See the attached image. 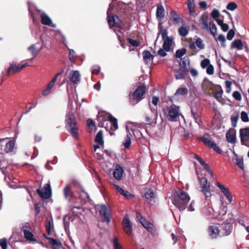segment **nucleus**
<instances>
[{
  "instance_id": "obj_64",
  "label": "nucleus",
  "mask_w": 249,
  "mask_h": 249,
  "mask_svg": "<svg viewBox=\"0 0 249 249\" xmlns=\"http://www.w3.org/2000/svg\"><path fill=\"white\" fill-rule=\"evenodd\" d=\"M41 204L39 203H36L35 204V209L36 215H38L40 212Z\"/></svg>"
},
{
  "instance_id": "obj_19",
  "label": "nucleus",
  "mask_w": 249,
  "mask_h": 249,
  "mask_svg": "<svg viewBox=\"0 0 249 249\" xmlns=\"http://www.w3.org/2000/svg\"><path fill=\"white\" fill-rule=\"evenodd\" d=\"M216 185L220 189L221 191L224 194L230 203L232 200V197L229 189L225 187L223 185L221 184L219 182H217Z\"/></svg>"
},
{
  "instance_id": "obj_20",
  "label": "nucleus",
  "mask_w": 249,
  "mask_h": 249,
  "mask_svg": "<svg viewBox=\"0 0 249 249\" xmlns=\"http://www.w3.org/2000/svg\"><path fill=\"white\" fill-rule=\"evenodd\" d=\"M69 78L73 84H77L80 80V75L78 71H73L69 74Z\"/></svg>"
},
{
  "instance_id": "obj_63",
  "label": "nucleus",
  "mask_w": 249,
  "mask_h": 249,
  "mask_svg": "<svg viewBox=\"0 0 249 249\" xmlns=\"http://www.w3.org/2000/svg\"><path fill=\"white\" fill-rule=\"evenodd\" d=\"M136 216L137 219L139 220L140 223H141V222L144 221L146 219L138 211H137L136 213Z\"/></svg>"
},
{
  "instance_id": "obj_1",
  "label": "nucleus",
  "mask_w": 249,
  "mask_h": 249,
  "mask_svg": "<svg viewBox=\"0 0 249 249\" xmlns=\"http://www.w3.org/2000/svg\"><path fill=\"white\" fill-rule=\"evenodd\" d=\"M187 50L185 48L176 51L175 57L180 58L178 61L180 68L175 71V77L177 79H184L187 76V68L186 57H182L186 53Z\"/></svg>"
},
{
  "instance_id": "obj_39",
  "label": "nucleus",
  "mask_w": 249,
  "mask_h": 249,
  "mask_svg": "<svg viewBox=\"0 0 249 249\" xmlns=\"http://www.w3.org/2000/svg\"><path fill=\"white\" fill-rule=\"evenodd\" d=\"M7 167V162L4 159V156L0 154V169H5Z\"/></svg>"
},
{
  "instance_id": "obj_41",
  "label": "nucleus",
  "mask_w": 249,
  "mask_h": 249,
  "mask_svg": "<svg viewBox=\"0 0 249 249\" xmlns=\"http://www.w3.org/2000/svg\"><path fill=\"white\" fill-rule=\"evenodd\" d=\"M131 143V134L127 135L126 136V138L125 140H124V142L123 143V144L124 145V147L125 148H128L129 147Z\"/></svg>"
},
{
  "instance_id": "obj_18",
  "label": "nucleus",
  "mask_w": 249,
  "mask_h": 249,
  "mask_svg": "<svg viewBox=\"0 0 249 249\" xmlns=\"http://www.w3.org/2000/svg\"><path fill=\"white\" fill-rule=\"evenodd\" d=\"M41 23L45 25H48L52 27H55V25L52 23L51 18L45 13H43L40 15Z\"/></svg>"
},
{
  "instance_id": "obj_59",
  "label": "nucleus",
  "mask_w": 249,
  "mask_h": 249,
  "mask_svg": "<svg viewBox=\"0 0 249 249\" xmlns=\"http://www.w3.org/2000/svg\"><path fill=\"white\" fill-rule=\"evenodd\" d=\"M206 72L209 75H212L214 73V67L210 64L208 67H207Z\"/></svg>"
},
{
  "instance_id": "obj_17",
  "label": "nucleus",
  "mask_w": 249,
  "mask_h": 249,
  "mask_svg": "<svg viewBox=\"0 0 249 249\" xmlns=\"http://www.w3.org/2000/svg\"><path fill=\"white\" fill-rule=\"evenodd\" d=\"M21 70L20 68V64H17L16 63L10 64V66L6 71V74L9 76L19 72Z\"/></svg>"
},
{
  "instance_id": "obj_10",
  "label": "nucleus",
  "mask_w": 249,
  "mask_h": 249,
  "mask_svg": "<svg viewBox=\"0 0 249 249\" xmlns=\"http://www.w3.org/2000/svg\"><path fill=\"white\" fill-rule=\"evenodd\" d=\"M166 109L168 111V120L173 122L177 121L179 117L178 108L174 105L170 108L167 107L166 108H163V111H165Z\"/></svg>"
},
{
  "instance_id": "obj_29",
  "label": "nucleus",
  "mask_w": 249,
  "mask_h": 249,
  "mask_svg": "<svg viewBox=\"0 0 249 249\" xmlns=\"http://www.w3.org/2000/svg\"><path fill=\"white\" fill-rule=\"evenodd\" d=\"M143 58L146 63L148 64L153 61V56L148 51H144L142 53Z\"/></svg>"
},
{
  "instance_id": "obj_2",
  "label": "nucleus",
  "mask_w": 249,
  "mask_h": 249,
  "mask_svg": "<svg viewBox=\"0 0 249 249\" xmlns=\"http://www.w3.org/2000/svg\"><path fill=\"white\" fill-rule=\"evenodd\" d=\"M66 127L71 136L77 140L79 138L78 127L75 115L72 112L67 113L65 119Z\"/></svg>"
},
{
  "instance_id": "obj_55",
  "label": "nucleus",
  "mask_w": 249,
  "mask_h": 249,
  "mask_svg": "<svg viewBox=\"0 0 249 249\" xmlns=\"http://www.w3.org/2000/svg\"><path fill=\"white\" fill-rule=\"evenodd\" d=\"M0 246L2 249H6L7 247V241L6 238L0 239Z\"/></svg>"
},
{
  "instance_id": "obj_4",
  "label": "nucleus",
  "mask_w": 249,
  "mask_h": 249,
  "mask_svg": "<svg viewBox=\"0 0 249 249\" xmlns=\"http://www.w3.org/2000/svg\"><path fill=\"white\" fill-rule=\"evenodd\" d=\"M146 90L144 85L138 86L133 92L129 94V102L131 105L134 106L143 99Z\"/></svg>"
},
{
  "instance_id": "obj_8",
  "label": "nucleus",
  "mask_w": 249,
  "mask_h": 249,
  "mask_svg": "<svg viewBox=\"0 0 249 249\" xmlns=\"http://www.w3.org/2000/svg\"><path fill=\"white\" fill-rule=\"evenodd\" d=\"M36 192L42 199L50 198L52 196V189L49 183H47L41 189H37Z\"/></svg>"
},
{
  "instance_id": "obj_58",
  "label": "nucleus",
  "mask_w": 249,
  "mask_h": 249,
  "mask_svg": "<svg viewBox=\"0 0 249 249\" xmlns=\"http://www.w3.org/2000/svg\"><path fill=\"white\" fill-rule=\"evenodd\" d=\"M235 35V32L233 30H230L227 34V38L229 40H231L233 38Z\"/></svg>"
},
{
  "instance_id": "obj_27",
  "label": "nucleus",
  "mask_w": 249,
  "mask_h": 249,
  "mask_svg": "<svg viewBox=\"0 0 249 249\" xmlns=\"http://www.w3.org/2000/svg\"><path fill=\"white\" fill-rule=\"evenodd\" d=\"M173 42V38L171 37H167L164 40L162 47L164 50L169 52Z\"/></svg>"
},
{
  "instance_id": "obj_44",
  "label": "nucleus",
  "mask_w": 249,
  "mask_h": 249,
  "mask_svg": "<svg viewBox=\"0 0 249 249\" xmlns=\"http://www.w3.org/2000/svg\"><path fill=\"white\" fill-rule=\"evenodd\" d=\"M239 119V115H236L234 116H231V125L233 127H235L237 125V123Z\"/></svg>"
},
{
  "instance_id": "obj_50",
  "label": "nucleus",
  "mask_w": 249,
  "mask_h": 249,
  "mask_svg": "<svg viewBox=\"0 0 249 249\" xmlns=\"http://www.w3.org/2000/svg\"><path fill=\"white\" fill-rule=\"evenodd\" d=\"M52 223L51 220L48 219H47L46 224V230L48 234L50 235L51 233Z\"/></svg>"
},
{
  "instance_id": "obj_46",
  "label": "nucleus",
  "mask_w": 249,
  "mask_h": 249,
  "mask_svg": "<svg viewBox=\"0 0 249 249\" xmlns=\"http://www.w3.org/2000/svg\"><path fill=\"white\" fill-rule=\"evenodd\" d=\"M237 8V5L234 2H230L227 5L226 8L231 11H233Z\"/></svg>"
},
{
  "instance_id": "obj_13",
  "label": "nucleus",
  "mask_w": 249,
  "mask_h": 249,
  "mask_svg": "<svg viewBox=\"0 0 249 249\" xmlns=\"http://www.w3.org/2000/svg\"><path fill=\"white\" fill-rule=\"evenodd\" d=\"M123 229L124 232L130 236L132 232V223L130 221L128 215H126L122 221Z\"/></svg>"
},
{
  "instance_id": "obj_33",
  "label": "nucleus",
  "mask_w": 249,
  "mask_h": 249,
  "mask_svg": "<svg viewBox=\"0 0 249 249\" xmlns=\"http://www.w3.org/2000/svg\"><path fill=\"white\" fill-rule=\"evenodd\" d=\"M28 50L31 53L32 55H33V58L31 59H33L36 56L38 53L40 51V49L37 50L36 47V45L35 44H32L28 47Z\"/></svg>"
},
{
  "instance_id": "obj_28",
  "label": "nucleus",
  "mask_w": 249,
  "mask_h": 249,
  "mask_svg": "<svg viewBox=\"0 0 249 249\" xmlns=\"http://www.w3.org/2000/svg\"><path fill=\"white\" fill-rule=\"evenodd\" d=\"M23 234L24 238L28 241H35L37 242V240L35 237L33 233L30 231V230H24Z\"/></svg>"
},
{
  "instance_id": "obj_23",
  "label": "nucleus",
  "mask_w": 249,
  "mask_h": 249,
  "mask_svg": "<svg viewBox=\"0 0 249 249\" xmlns=\"http://www.w3.org/2000/svg\"><path fill=\"white\" fill-rule=\"evenodd\" d=\"M124 169L119 165H117L116 168L113 172L114 178L117 180H120L123 177Z\"/></svg>"
},
{
  "instance_id": "obj_52",
  "label": "nucleus",
  "mask_w": 249,
  "mask_h": 249,
  "mask_svg": "<svg viewBox=\"0 0 249 249\" xmlns=\"http://www.w3.org/2000/svg\"><path fill=\"white\" fill-rule=\"evenodd\" d=\"M218 39L221 42V46L225 48L226 47V45L225 44L226 39L224 36L222 34H220L218 36Z\"/></svg>"
},
{
  "instance_id": "obj_34",
  "label": "nucleus",
  "mask_w": 249,
  "mask_h": 249,
  "mask_svg": "<svg viewBox=\"0 0 249 249\" xmlns=\"http://www.w3.org/2000/svg\"><path fill=\"white\" fill-rule=\"evenodd\" d=\"M64 194L66 198L71 199L73 196V192L71 191L70 186L67 185L64 188Z\"/></svg>"
},
{
  "instance_id": "obj_3",
  "label": "nucleus",
  "mask_w": 249,
  "mask_h": 249,
  "mask_svg": "<svg viewBox=\"0 0 249 249\" xmlns=\"http://www.w3.org/2000/svg\"><path fill=\"white\" fill-rule=\"evenodd\" d=\"M173 204L180 211H183L187 207V193L179 189L175 191L172 199Z\"/></svg>"
},
{
  "instance_id": "obj_7",
  "label": "nucleus",
  "mask_w": 249,
  "mask_h": 249,
  "mask_svg": "<svg viewBox=\"0 0 249 249\" xmlns=\"http://www.w3.org/2000/svg\"><path fill=\"white\" fill-rule=\"evenodd\" d=\"M107 22L110 28H112L113 27L115 26L120 29H123L124 28V23L122 22L118 16L114 15L113 14L109 15L108 11H107Z\"/></svg>"
},
{
  "instance_id": "obj_37",
  "label": "nucleus",
  "mask_w": 249,
  "mask_h": 249,
  "mask_svg": "<svg viewBox=\"0 0 249 249\" xmlns=\"http://www.w3.org/2000/svg\"><path fill=\"white\" fill-rule=\"evenodd\" d=\"M145 197L147 199H151L155 197V193L152 189H147L144 193Z\"/></svg>"
},
{
  "instance_id": "obj_31",
  "label": "nucleus",
  "mask_w": 249,
  "mask_h": 249,
  "mask_svg": "<svg viewBox=\"0 0 249 249\" xmlns=\"http://www.w3.org/2000/svg\"><path fill=\"white\" fill-rule=\"evenodd\" d=\"M226 138L227 142L229 143L234 144L236 142V134L235 133L231 134L229 132H227Z\"/></svg>"
},
{
  "instance_id": "obj_35",
  "label": "nucleus",
  "mask_w": 249,
  "mask_h": 249,
  "mask_svg": "<svg viewBox=\"0 0 249 249\" xmlns=\"http://www.w3.org/2000/svg\"><path fill=\"white\" fill-rule=\"evenodd\" d=\"M95 142H97L99 144L103 145V133L102 130H100L96 134L95 139Z\"/></svg>"
},
{
  "instance_id": "obj_12",
  "label": "nucleus",
  "mask_w": 249,
  "mask_h": 249,
  "mask_svg": "<svg viewBox=\"0 0 249 249\" xmlns=\"http://www.w3.org/2000/svg\"><path fill=\"white\" fill-rule=\"evenodd\" d=\"M199 183L201 186V192L205 195L206 197H208L211 196V193L210 190V185L208 183L207 179L205 178H198Z\"/></svg>"
},
{
  "instance_id": "obj_22",
  "label": "nucleus",
  "mask_w": 249,
  "mask_h": 249,
  "mask_svg": "<svg viewBox=\"0 0 249 249\" xmlns=\"http://www.w3.org/2000/svg\"><path fill=\"white\" fill-rule=\"evenodd\" d=\"M188 9L190 16L195 17L197 15L194 0H188Z\"/></svg>"
},
{
  "instance_id": "obj_53",
  "label": "nucleus",
  "mask_w": 249,
  "mask_h": 249,
  "mask_svg": "<svg viewBox=\"0 0 249 249\" xmlns=\"http://www.w3.org/2000/svg\"><path fill=\"white\" fill-rule=\"evenodd\" d=\"M127 40L129 43L133 47H137L140 46L139 42L136 40H134L131 38H128Z\"/></svg>"
},
{
  "instance_id": "obj_48",
  "label": "nucleus",
  "mask_w": 249,
  "mask_h": 249,
  "mask_svg": "<svg viewBox=\"0 0 249 249\" xmlns=\"http://www.w3.org/2000/svg\"><path fill=\"white\" fill-rule=\"evenodd\" d=\"M223 90L220 88V90L217 91L215 92L214 97L219 102H221L220 99L222 96Z\"/></svg>"
},
{
  "instance_id": "obj_47",
  "label": "nucleus",
  "mask_w": 249,
  "mask_h": 249,
  "mask_svg": "<svg viewBox=\"0 0 249 249\" xmlns=\"http://www.w3.org/2000/svg\"><path fill=\"white\" fill-rule=\"evenodd\" d=\"M178 32L180 36L185 37L187 36V27L182 26L178 29Z\"/></svg>"
},
{
  "instance_id": "obj_36",
  "label": "nucleus",
  "mask_w": 249,
  "mask_h": 249,
  "mask_svg": "<svg viewBox=\"0 0 249 249\" xmlns=\"http://www.w3.org/2000/svg\"><path fill=\"white\" fill-rule=\"evenodd\" d=\"M209 24L211 33L213 36H215L217 35V27L213 20L210 22Z\"/></svg>"
},
{
  "instance_id": "obj_15",
  "label": "nucleus",
  "mask_w": 249,
  "mask_h": 249,
  "mask_svg": "<svg viewBox=\"0 0 249 249\" xmlns=\"http://www.w3.org/2000/svg\"><path fill=\"white\" fill-rule=\"evenodd\" d=\"M169 19L171 21H173L174 24L182 25H185L184 21L180 18V15L174 10H172L170 12Z\"/></svg>"
},
{
  "instance_id": "obj_60",
  "label": "nucleus",
  "mask_w": 249,
  "mask_h": 249,
  "mask_svg": "<svg viewBox=\"0 0 249 249\" xmlns=\"http://www.w3.org/2000/svg\"><path fill=\"white\" fill-rule=\"evenodd\" d=\"M196 44L197 47H198L200 49H202L204 48L203 44L202 41L200 38H198L196 41Z\"/></svg>"
},
{
  "instance_id": "obj_25",
  "label": "nucleus",
  "mask_w": 249,
  "mask_h": 249,
  "mask_svg": "<svg viewBox=\"0 0 249 249\" xmlns=\"http://www.w3.org/2000/svg\"><path fill=\"white\" fill-rule=\"evenodd\" d=\"M107 119L111 124L110 129L112 130L117 129L118 125L117 119L110 114L107 116Z\"/></svg>"
},
{
  "instance_id": "obj_9",
  "label": "nucleus",
  "mask_w": 249,
  "mask_h": 249,
  "mask_svg": "<svg viewBox=\"0 0 249 249\" xmlns=\"http://www.w3.org/2000/svg\"><path fill=\"white\" fill-rule=\"evenodd\" d=\"M96 209L99 211L100 215L104 217L103 222H107V223L110 222V213L107 207L105 205H98Z\"/></svg>"
},
{
  "instance_id": "obj_16",
  "label": "nucleus",
  "mask_w": 249,
  "mask_h": 249,
  "mask_svg": "<svg viewBox=\"0 0 249 249\" xmlns=\"http://www.w3.org/2000/svg\"><path fill=\"white\" fill-rule=\"evenodd\" d=\"M208 234L212 239L220 237V229L216 226H210L208 229Z\"/></svg>"
},
{
  "instance_id": "obj_5",
  "label": "nucleus",
  "mask_w": 249,
  "mask_h": 249,
  "mask_svg": "<svg viewBox=\"0 0 249 249\" xmlns=\"http://www.w3.org/2000/svg\"><path fill=\"white\" fill-rule=\"evenodd\" d=\"M15 142L14 140H9L8 138L0 140V154L11 153L15 148Z\"/></svg>"
},
{
  "instance_id": "obj_24",
  "label": "nucleus",
  "mask_w": 249,
  "mask_h": 249,
  "mask_svg": "<svg viewBox=\"0 0 249 249\" xmlns=\"http://www.w3.org/2000/svg\"><path fill=\"white\" fill-rule=\"evenodd\" d=\"M118 13L121 16L125 15L129 12L128 6L124 2L119 3L118 5Z\"/></svg>"
},
{
  "instance_id": "obj_40",
  "label": "nucleus",
  "mask_w": 249,
  "mask_h": 249,
  "mask_svg": "<svg viewBox=\"0 0 249 249\" xmlns=\"http://www.w3.org/2000/svg\"><path fill=\"white\" fill-rule=\"evenodd\" d=\"M54 85L49 83L47 87L42 91V94L43 96H46L50 93L51 89L53 87Z\"/></svg>"
},
{
  "instance_id": "obj_32",
  "label": "nucleus",
  "mask_w": 249,
  "mask_h": 249,
  "mask_svg": "<svg viewBox=\"0 0 249 249\" xmlns=\"http://www.w3.org/2000/svg\"><path fill=\"white\" fill-rule=\"evenodd\" d=\"M235 156L236 157L235 159V164L237 165L239 168L243 170L244 169V166L243 158L242 157H238L236 154H235Z\"/></svg>"
},
{
  "instance_id": "obj_11",
  "label": "nucleus",
  "mask_w": 249,
  "mask_h": 249,
  "mask_svg": "<svg viewBox=\"0 0 249 249\" xmlns=\"http://www.w3.org/2000/svg\"><path fill=\"white\" fill-rule=\"evenodd\" d=\"M220 237L229 235L232 231V225L230 222H223L219 225Z\"/></svg>"
},
{
  "instance_id": "obj_62",
  "label": "nucleus",
  "mask_w": 249,
  "mask_h": 249,
  "mask_svg": "<svg viewBox=\"0 0 249 249\" xmlns=\"http://www.w3.org/2000/svg\"><path fill=\"white\" fill-rule=\"evenodd\" d=\"M75 52L73 50H71L70 51L69 53V59L71 63L74 62L75 60V56H74Z\"/></svg>"
},
{
  "instance_id": "obj_49",
  "label": "nucleus",
  "mask_w": 249,
  "mask_h": 249,
  "mask_svg": "<svg viewBox=\"0 0 249 249\" xmlns=\"http://www.w3.org/2000/svg\"><path fill=\"white\" fill-rule=\"evenodd\" d=\"M187 93V88H180L178 89L176 93V95H184Z\"/></svg>"
},
{
  "instance_id": "obj_38",
  "label": "nucleus",
  "mask_w": 249,
  "mask_h": 249,
  "mask_svg": "<svg viewBox=\"0 0 249 249\" xmlns=\"http://www.w3.org/2000/svg\"><path fill=\"white\" fill-rule=\"evenodd\" d=\"M164 9L163 7L161 5H158L157 12H156V16L157 18H163L164 17Z\"/></svg>"
},
{
  "instance_id": "obj_6",
  "label": "nucleus",
  "mask_w": 249,
  "mask_h": 249,
  "mask_svg": "<svg viewBox=\"0 0 249 249\" xmlns=\"http://www.w3.org/2000/svg\"><path fill=\"white\" fill-rule=\"evenodd\" d=\"M197 140L202 142L204 145L211 147L218 154H220L222 153V150L217 146L216 144L212 140L211 136L209 133H206L202 137H198Z\"/></svg>"
},
{
  "instance_id": "obj_56",
  "label": "nucleus",
  "mask_w": 249,
  "mask_h": 249,
  "mask_svg": "<svg viewBox=\"0 0 249 249\" xmlns=\"http://www.w3.org/2000/svg\"><path fill=\"white\" fill-rule=\"evenodd\" d=\"M160 34L161 35V36H162V39H164L165 37H167V32L166 31V30H163L162 29H160V32H159L158 34V37L157 38V39L156 40V41H157ZM156 43V42H155V44Z\"/></svg>"
},
{
  "instance_id": "obj_14",
  "label": "nucleus",
  "mask_w": 249,
  "mask_h": 249,
  "mask_svg": "<svg viewBox=\"0 0 249 249\" xmlns=\"http://www.w3.org/2000/svg\"><path fill=\"white\" fill-rule=\"evenodd\" d=\"M239 135L241 144L247 146L246 143L249 142V127L241 128Z\"/></svg>"
},
{
  "instance_id": "obj_45",
  "label": "nucleus",
  "mask_w": 249,
  "mask_h": 249,
  "mask_svg": "<svg viewBox=\"0 0 249 249\" xmlns=\"http://www.w3.org/2000/svg\"><path fill=\"white\" fill-rule=\"evenodd\" d=\"M241 119L243 122H248L249 121V118L248 113L245 111H242L241 113Z\"/></svg>"
},
{
  "instance_id": "obj_43",
  "label": "nucleus",
  "mask_w": 249,
  "mask_h": 249,
  "mask_svg": "<svg viewBox=\"0 0 249 249\" xmlns=\"http://www.w3.org/2000/svg\"><path fill=\"white\" fill-rule=\"evenodd\" d=\"M211 16L214 20H216L220 17V14L217 9H214L212 11Z\"/></svg>"
},
{
  "instance_id": "obj_42",
  "label": "nucleus",
  "mask_w": 249,
  "mask_h": 249,
  "mask_svg": "<svg viewBox=\"0 0 249 249\" xmlns=\"http://www.w3.org/2000/svg\"><path fill=\"white\" fill-rule=\"evenodd\" d=\"M113 249H123L122 246L119 243L118 239L115 237L113 240Z\"/></svg>"
},
{
  "instance_id": "obj_57",
  "label": "nucleus",
  "mask_w": 249,
  "mask_h": 249,
  "mask_svg": "<svg viewBox=\"0 0 249 249\" xmlns=\"http://www.w3.org/2000/svg\"><path fill=\"white\" fill-rule=\"evenodd\" d=\"M201 165L203 167L204 169L210 174V176L212 177L213 175V173L209 165L205 162H204Z\"/></svg>"
},
{
  "instance_id": "obj_21",
  "label": "nucleus",
  "mask_w": 249,
  "mask_h": 249,
  "mask_svg": "<svg viewBox=\"0 0 249 249\" xmlns=\"http://www.w3.org/2000/svg\"><path fill=\"white\" fill-rule=\"evenodd\" d=\"M113 186L115 187V188L117 190L119 193L124 196L126 198L128 199H131L133 198L134 196L131 194L130 193H129L128 191H124L122 188H121L119 186L115 184V183L112 184Z\"/></svg>"
},
{
  "instance_id": "obj_54",
  "label": "nucleus",
  "mask_w": 249,
  "mask_h": 249,
  "mask_svg": "<svg viewBox=\"0 0 249 249\" xmlns=\"http://www.w3.org/2000/svg\"><path fill=\"white\" fill-rule=\"evenodd\" d=\"M232 97L237 101H240L242 99L241 94L238 91H235L232 93Z\"/></svg>"
},
{
  "instance_id": "obj_61",
  "label": "nucleus",
  "mask_w": 249,
  "mask_h": 249,
  "mask_svg": "<svg viewBox=\"0 0 249 249\" xmlns=\"http://www.w3.org/2000/svg\"><path fill=\"white\" fill-rule=\"evenodd\" d=\"M100 71V68L99 66H93L92 68V73L94 74H97Z\"/></svg>"
},
{
  "instance_id": "obj_51",
  "label": "nucleus",
  "mask_w": 249,
  "mask_h": 249,
  "mask_svg": "<svg viewBox=\"0 0 249 249\" xmlns=\"http://www.w3.org/2000/svg\"><path fill=\"white\" fill-rule=\"evenodd\" d=\"M210 65V61L208 58H205V59H203V60H202V61L201 62V64H200L201 67L203 69H205V68H207Z\"/></svg>"
},
{
  "instance_id": "obj_26",
  "label": "nucleus",
  "mask_w": 249,
  "mask_h": 249,
  "mask_svg": "<svg viewBox=\"0 0 249 249\" xmlns=\"http://www.w3.org/2000/svg\"><path fill=\"white\" fill-rule=\"evenodd\" d=\"M49 243L53 246L52 249H59L63 248L62 243L59 240L54 238H50Z\"/></svg>"
},
{
  "instance_id": "obj_30",
  "label": "nucleus",
  "mask_w": 249,
  "mask_h": 249,
  "mask_svg": "<svg viewBox=\"0 0 249 249\" xmlns=\"http://www.w3.org/2000/svg\"><path fill=\"white\" fill-rule=\"evenodd\" d=\"M243 45L240 39H236L234 40L231 45V48H236L238 50L243 49Z\"/></svg>"
}]
</instances>
